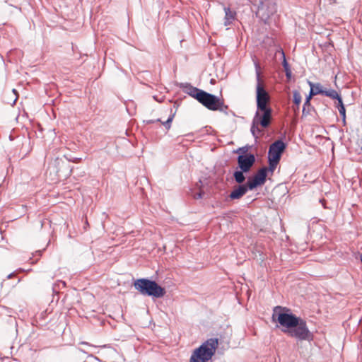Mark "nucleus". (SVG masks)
Instances as JSON below:
<instances>
[{
  "label": "nucleus",
  "mask_w": 362,
  "mask_h": 362,
  "mask_svg": "<svg viewBox=\"0 0 362 362\" xmlns=\"http://www.w3.org/2000/svg\"><path fill=\"white\" fill-rule=\"evenodd\" d=\"M256 77L257 82L256 86L257 111L252 119L250 128L251 134L255 140L262 133V130L258 126L260 125L263 128L268 127L271 123L272 113V110L269 106L270 96L261 81L257 64H256Z\"/></svg>",
  "instance_id": "1"
},
{
  "label": "nucleus",
  "mask_w": 362,
  "mask_h": 362,
  "mask_svg": "<svg viewBox=\"0 0 362 362\" xmlns=\"http://www.w3.org/2000/svg\"><path fill=\"white\" fill-rule=\"evenodd\" d=\"M134 288L141 295L160 298L165 296V289L160 286L156 281L146 278L136 280L134 283Z\"/></svg>",
  "instance_id": "2"
},
{
  "label": "nucleus",
  "mask_w": 362,
  "mask_h": 362,
  "mask_svg": "<svg viewBox=\"0 0 362 362\" xmlns=\"http://www.w3.org/2000/svg\"><path fill=\"white\" fill-rule=\"evenodd\" d=\"M272 318L273 322H278L282 327L281 331L284 333V330L297 325L300 317L293 314L290 309L278 305L274 308Z\"/></svg>",
  "instance_id": "3"
},
{
  "label": "nucleus",
  "mask_w": 362,
  "mask_h": 362,
  "mask_svg": "<svg viewBox=\"0 0 362 362\" xmlns=\"http://www.w3.org/2000/svg\"><path fill=\"white\" fill-rule=\"evenodd\" d=\"M218 344L217 338H210L194 350L189 362H207L214 355Z\"/></svg>",
  "instance_id": "4"
},
{
  "label": "nucleus",
  "mask_w": 362,
  "mask_h": 362,
  "mask_svg": "<svg viewBox=\"0 0 362 362\" xmlns=\"http://www.w3.org/2000/svg\"><path fill=\"white\" fill-rule=\"evenodd\" d=\"M199 103L206 107L209 110L212 111H220L226 113L228 108L226 105L222 100L218 96L211 93H207L203 90L202 93L199 95Z\"/></svg>",
  "instance_id": "5"
},
{
  "label": "nucleus",
  "mask_w": 362,
  "mask_h": 362,
  "mask_svg": "<svg viewBox=\"0 0 362 362\" xmlns=\"http://www.w3.org/2000/svg\"><path fill=\"white\" fill-rule=\"evenodd\" d=\"M257 5L256 16L264 23H267L269 18L276 13V4L275 0H248Z\"/></svg>",
  "instance_id": "6"
},
{
  "label": "nucleus",
  "mask_w": 362,
  "mask_h": 362,
  "mask_svg": "<svg viewBox=\"0 0 362 362\" xmlns=\"http://www.w3.org/2000/svg\"><path fill=\"white\" fill-rule=\"evenodd\" d=\"M284 333L298 341H311L313 335L309 330L306 322L301 317L293 327L284 330Z\"/></svg>",
  "instance_id": "7"
},
{
  "label": "nucleus",
  "mask_w": 362,
  "mask_h": 362,
  "mask_svg": "<svg viewBox=\"0 0 362 362\" xmlns=\"http://www.w3.org/2000/svg\"><path fill=\"white\" fill-rule=\"evenodd\" d=\"M266 180L267 169L266 167H262L253 176L247 178L246 184L250 190H253L257 187L263 185Z\"/></svg>",
  "instance_id": "8"
},
{
  "label": "nucleus",
  "mask_w": 362,
  "mask_h": 362,
  "mask_svg": "<svg viewBox=\"0 0 362 362\" xmlns=\"http://www.w3.org/2000/svg\"><path fill=\"white\" fill-rule=\"evenodd\" d=\"M286 148V144L281 139L275 141L272 143L268 151V160H272L279 162L281 157L284 150Z\"/></svg>",
  "instance_id": "9"
},
{
  "label": "nucleus",
  "mask_w": 362,
  "mask_h": 362,
  "mask_svg": "<svg viewBox=\"0 0 362 362\" xmlns=\"http://www.w3.org/2000/svg\"><path fill=\"white\" fill-rule=\"evenodd\" d=\"M238 168L249 172L255 163V156L252 153L240 154L237 158Z\"/></svg>",
  "instance_id": "10"
},
{
  "label": "nucleus",
  "mask_w": 362,
  "mask_h": 362,
  "mask_svg": "<svg viewBox=\"0 0 362 362\" xmlns=\"http://www.w3.org/2000/svg\"><path fill=\"white\" fill-rule=\"evenodd\" d=\"M180 88H182L185 93L195 98L197 101L199 100V95L203 92V90L192 86L189 83H181Z\"/></svg>",
  "instance_id": "11"
},
{
  "label": "nucleus",
  "mask_w": 362,
  "mask_h": 362,
  "mask_svg": "<svg viewBox=\"0 0 362 362\" xmlns=\"http://www.w3.org/2000/svg\"><path fill=\"white\" fill-rule=\"evenodd\" d=\"M250 189L247 187V184L238 185L235 187L233 190L230 192L229 197L230 199H239L243 197Z\"/></svg>",
  "instance_id": "12"
},
{
  "label": "nucleus",
  "mask_w": 362,
  "mask_h": 362,
  "mask_svg": "<svg viewBox=\"0 0 362 362\" xmlns=\"http://www.w3.org/2000/svg\"><path fill=\"white\" fill-rule=\"evenodd\" d=\"M225 17L224 25L228 26L232 24L236 18V12L231 11L229 7H224Z\"/></svg>",
  "instance_id": "13"
},
{
  "label": "nucleus",
  "mask_w": 362,
  "mask_h": 362,
  "mask_svg": "<svg viewBox=\"0 0 362 362\" xmlns=\"http://www.w3.org/2000/svg\"><path fill=\"white\" fill-rule=\"evenodd\" d=\"M308 84L310 87V94L313 96L321 94L323 95L325 89H323L322 85L319 83H314L311 81H308Z\"/></svg>",
  "instance_id": "14"
},
{
  "label": "nucleus",
  "mask_w": 362,
  "mask_h": 362,
  "mask_svg": "<svg viewBox=\"0 0 362 362\" xmlns=\"http://www.w3.org/2000/svg\"><path fill=\"white\" fill-rule=\"evenodd\" d=\"M170 112L171 113L169 115L168 119L165 122H162L163 125L165 127L166 129H170V128L171 127V123L175 115V112H173L172 110H170ZM157 122H161V120L160 119H157L156 120L150 119L147 120L146 122L147 124H152Z\"/></svg>",
  "instance_id": "15"
},
{
  "label": "nucleus",
  "mask_w": 362,
  "mask_h": 362,
  "mask_svg": "<svg viewBox=\"0 0 362 362\" xmlns=\"http://www.w3.org/2000/svg\"><path fill=\"white\" fill-rule=\"evenodd\" d=\"M312 97H313V95H311L310 93L306 97L305 100L303 104V110H302L303 115H309L310 112V110L313 109V107L311 106V104H310V100H311Z\"/></svg>",
  "instance_id": "16"
},
{
  "label": "nucleus",
  "mask_w": 362,
  "mask_h": 362,
  "mask_svg": "<svg viewBox=\"0 0 362 362\" xmlns=\"http://www.w3.org/2000/svg\"><path fill=\"white\" fill-rule=\"evenodd\" d=\"M245 173H247V172L246 171H243L241 169H240V170H235L233 173L234 180L239 185H242L245 182V176L244 175Z\"/></svg>",
  "instance_id": "17"
},
{
  "label": "nucleus",
  "mask_w": 362,
  "mask_h": 362,
  "mask_svg": "<svg viewBox=\"0 0 362 362\" xmlns=\"http://www.w3.org/2000/svg\"><path fill=\"white\" fill-rule=\"evenodd\" d=\"M282 56H283V66L284 68V71H285V73H286V76L288 78H290L291 77V75H292V73H291V71L290 69V67H289V65L286 59V57H285V54H284V52H282Z\"/></svg>",
  "instance_id": "18"
},
{
  "label": "nucleus",
  "mask_w": 362,
  "mask_h": 362,
  "mask_svg": "<svg viewBox=\"0 0 362 362\" xmlns=\"http://www.w3.org/2000/svg\"><path fill=\"white\" fill-rule=\"evenodd\" d=\"M323 95L329 97L332 99H337L340 95L334 89H325Z\"/></svg>",
  "instance_id": "19"
},
{
  "label": "nucleus",
  "mask_w": 362,
  "mask_h": 362,
  "mask_svg": "<svg viewBox=\"0 0 362 362\" xmlns=\"http://www.w3.org/2000/svg\"><path fill=\"white\" fill-rule=\"evenodd\" d=\"M293 103L296 105V109H299V105L301 102V95L300 93L298 90H293Z\"/></svg>",
  "instance_id": "20"
},
{
  "label": "nucleus",
  "mask_w": 362,
  "mask_h": 362,
  "mask_svg": "<svg viewBox=\"0 0 362 362\" xmlns=\"http://www.w3.org/2000/svg\"><path fill=\"white\" fill-rule=\"evenodd\" d=\"M279 162H278V161L268 160L269 166L266 167L267 174L268 173V172H270L271 174L272 175L274 171L275 170L277 165L279 164Z\"/></svg>",
  "instance_id": "21"
},
{
  "label": "nucleus",
  "mask_w": 362,
  "mask_h": 362,
  "mask_svg": "<svg viewBox=\"0 0 362 362\" xmlns=\"http://www.w3.org/2000/svg\"><path fill=\"white\" fill-rule=\"evenodd\" d=\"M66 287V282L62 280L57 281L53 285V291L54 292H59L62 288Z\"/></svg>",
  "instance_id": "22"
},
{
  "label": "nucleus",
  "mask_w": 362,
  "mask_h": 362,
  "mask_svg": "<svg viewBox=\"0 0 362 362\" xmlns=\"http://www.w3.org/2000/svg\"><path fill=\"white\" fill-rule=\"evenodd\" d=\"M338 110H339V115L342 117L343 123H344V124H346V109H345L344 105H341V107H338Z\"/></svg>",
  "instance_id": "23"
},
{
  "label": "nucleus",
  "mask_w": 362,
  "mask_h": 362,
  "mask_svg": "<svg viewBox=\"0 0 362 362\" xmlns=\"http://www.w3.org/2000/svg\"><path fill=\"white\" fill-rule=\"evenodd\" d=\"M247 151H248V147L247 146H243V147L239 148L237 150V152L238 153H240L241 154H246V153H248Z\"/></svg>",
  "instance_id": "24"
},
{
  "label": "nucleus",
  "mask_w": 362,
  "mask_h": 362,
  "mask_svg": "<svg viewBox=\"0 0 362 362\" xmlns=\"http://www.w3.org/2000/svg\"><path fill=\"white\" fill-rule=\"evenodd\" d=\"M336 100H337V101H338V104H337V108H338V107H341V105H344L343 101H342V99H341V97L339 95V96L338 97V98H337Z\"/></svg>",
  "instance_id": "25"
},
{
  "label": "nucleus",
  "mask_w": 362,
  "mask_h": 362,
  "mask_svg": "<svg viewBox=\"0 0 362 362\" xmlns=\"http://www.w3.org/2000/svg\"><path fill=\"white\" fill-rule=\"evenodd\" d=\"M202 192H199L198 193H196L194 195V198L195 199H202Z\"/></svg>",
  "instance_id": "26"
},
{
  "label": "nucleus",
  "mask_w": 362,
  "mask_h": 362,
  "mask_svg": "<svg viewBox=\"0 0 362 362\" xmlns=\"http://www.w3.org/2000/svg\"><path fill=\"white\" fill-rule=\"evenodd\" d=\"M82 344L89 345L87 342L83 341L81 342Z\"/></svg>",
  "instance_id": "27"
},
{
  "label": "nucleus",
  "mask_w": 362,
  "mask_h": 362,
  "mask_svg": "<svg viewBox=\"0 0 362 362\" xmlns=\"http://www.w3.org/2000/svg\"><path fill=\"white\" fill-rule=\"evenodd\" d=\"M12 275H13L12 274H9V275L8 276V279H10V278L11 277V276H12Z\"/></svg>",
  "instance_id": "28"
},
{
  "label": "nucleus",
  "mask_w": 362,
  "mask_h": 362,
  "mask_svg": "<svg viewBox=\"0 0 362 362\" xmlns=\"http://www.w3.org/2000/svg\"><path fill=\"white\" fill-rule=\"evenodd\" d=\"M13 92L16 94V90L15 89H13Z\"/></svg>",
  "instance_id": "29"
},
{
  "label": "nucleus",
  "mask_w": 362,
  "mask_h": 362,
  "mask_svg": "<svg viewBox=\"0 0 362 362\" xmlns=\"http://www.w3.org/2000/svg\"><path fill=\"white\" fill-rule=\"evenodd\" d=\"M37 252L39 253V255H40L41 254V251H37Z\"/></svg>",
  "instance_id": "30"
}]
</instances>
